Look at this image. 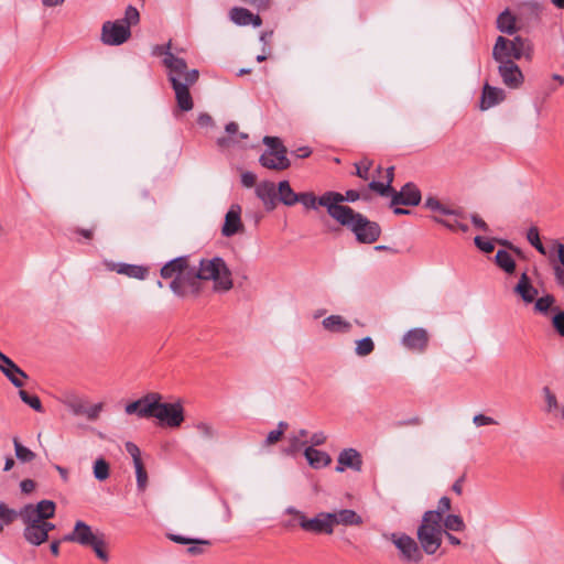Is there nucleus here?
<instances>
[{
    "instance_id": "nucleus-54",
    "label": "nucleus",
    "mask_w": 564,
    "mask_h": 564,
    "mask_svg": "<svg viewBox=\"0 0 564 564\" xmlns=\"http://www.w3.org/2000/svg\"><path fill=\"white\" fill-rule=\"evenodd\" d=\"M473 423L477 426V427H480V426H486V425H496L498 424V422L491 417V416H487L485 414H476L474 417H473Z\"/></svg>"
},
{
    "instance_id": "nucleus-45",
    "label": "nucleus",
    "mask_w": 564,
    "mask_h": 564,
    "mask_svg": "<svg viewBox=\"0 0 564 564\" xmlns=\"http://www.w3.org/2000/svg\"><path fill=\"white\" fill-rule=\"evenodd\" d=\"M97 555L98 558H100L104 562L109 561V555L106 551V542L104 540V534L99 536L93 544L89 545Z\"/></svg>"
},
{
    "instance_id": "nucleus-40",
    "label": "nucleus",
    "mask_w": 564,
    "mask_h": 564,
    "mask_svg": "<svg viewBox=\"0 0 564 564\" xmlns=\"http://www.w3.org/2000/svg\"><path fill=\"white\" fill-rule=\"evenodd\" d=\"M555 303V297L551 294H546L542 297H539L535 301L534 310L541 314H547L549 311L552 308L553 304Z\"/></svg>"
},
{
    "instance_id": "nucleus-1",
    "label": "nucleus",
    "mask_w": 564,
    "mask_h": 564,
    "mask_svg": "<svg viewBox=\"0 0 564 564\" xmlns=\"http://www.w3.org/2000/svg\"><path fill=\"white\" fill-rule=\"evenodd\" d=\"M152 55L163 57L162 64L167 70V79L174 90L177 108L182 111L192 110L194 101L189 87L197 83L199 78L198 69H189L186 61L172 52L171 41L166 44L153 46Z\"/></svg>"
},
{
    "instance_id": "nucleus-8",
    "label": "nucleus",
    "mask_w": 564,
    "mask_h": 564,
    "mask_svg": "<svg viewBox=\"0 0 564 564\" xmlns=\"http://www.w3.org/2000/svg\"><path fill=\"white\" fill-rule=\"evenodd\" d=\"M263 143L268 147L260 159V164L269 170L283 171L286 170L291 162L286 156V148L282 144L278 137H264Z\"/></svg>"
},
{
    "instance_id": "nucleus-41",
    "label": "nucleus",
    "mask_w": 564,
    "mask_h": 564,
    "mask_svg": "<svg viewBox=\"0 0 564 564\" xmlns=\"http://www.w3.org/2000/svg\"><path fill=\"white\" fill-rule=\"evenodd\" d=\"M375 349V344L370 337H365L356 343V355L365 357L370 355Z\"/></svg>"
},
{
    "instance_id": "nucleus-50",
    "label": "nucleus",
    "mask_w": 564,
    "mask_h": 564,
    "mask_svg": "<svg viewBox=\"0 0 564 564\" xmlns=\"http://www.w3.org/2000/svg\"><path fill=\"white\" fill-rule=\"evenodd\" d=\"M297 203L303 204L306 208L316 209L318 198L311 192L300 193Z\"/></svg>"
},
{
    "instance_id": "nucleus-4",
    "label": "nucleus",
    "mask_w": 564,
    "mask_h": 564,
    "mask_svg": "<svg viewBox=\"0 0 564 564\" xmlns=\"http://www.w3.org/2000/svg\"><path fill=\"white\" fill-rule=\"evenodd\" d=\"M326 207L328 215L340 225L349 228L360 243H372L378 240L381 228L378 223L369 220L360 213H356L350 207H337L335 204H328L327 199L322 202Z\"/></svg>"
},
{
    "instance_id": "nucleus-9",
    "label": "nucleus",
    "mask_w": 564,
    "mask_h": 564,
    "mask_svg": "<svg viewBox=\"0 0 564 564\" xmlns=\"http://www.w3.org/2000/svg\"><path fill=\"white\" fill-rule=\"evenodd\" d=\"M202 281L198 269L188 265L177 279L170 282V289L182 299L197 296L202 291Z\"/></svg>"
},
{
    "instance_id": "nucleus-38",
    "label": "nucleus",
    "mask_w": 564,
    "mask_h": 564,
    "mask_svg": "<svg viewBox=\"0 0 564 564\" xmlns=\"http://www.w3.org/2000/svg\"><path fill=\"white\" fill-rule=\"evenodd\" d=\"M110 467L106 459L98 458L94 463V476L97 480L104 481L109 477Z\"/></svg>"
},
{
    "instance_id": "nucleus-15",
    "label": "nucleus",
    "mask_w": 564,
    "mask_h": 564,
    "mask_svg": "<svg viewBox=\"0 0 564 564\" xmlns=\"http://www.w3.org/2000/svg\"><path fill=\"white\" fill-rule=\"evenodd\" d=\"M499 63L498 72L502 82L509 88H518L523 83V74L519 66L512 59L497 61Z\"/></svg>"
},
{
    "instance_id": "nucleus-60",
    "label": "nucleus",
    "mask_w": 564,
    "mask_h": 564,
    "mask_svg": "<svg viewBox=\"0 0 564 564\" xmlns=\"http://www.w3.org/2000/svg\"><path fill=\"white\" fill-rule=\"evenodd\" d=\"M356 165V175L362 180H368L369 177V170L371 167V162L369 161H365L360 164H355Z\"/></svg>"
},
{
    "instance_id": "nucleus-7",
    "label": "nucleus",
    "mask_w": 564,
    "mask_h": 564,
    "mask_svg": "<svg viewBox=\"0 0 564 564\" xmlns=\"http://www.w3.org/2000/svg\"><path fill=\"white\" fill-rule=\"evenodd\" d=\"M532 44L530 40L522 36H514L512 40L498 36L492 48V57L495 61L505 59H531Z\"/></svg>"
},
{
    "instance_id": "nucleus-63",
    "label": "nucleus",
    "mask_w": 564,
    "mask_h": 564,
    "mask_svg": "<svg viewBox=\"0 0 564 564\" xmlns=\"http://www.w3.org/2000/svg\"><path fill=\"white\" fill-rule=\"evenodd\" d=\"M310 442V447L323 445L326 442V435L323 432H316L311 436Z\"/></svg>"
},
{
    "instance_id": "nucleus-12",
    "label": "nucleus",
    "mask_w": 564,
    "mask_h": 564,
    "mask_svg": "<svg viewBox=\"0 0 564 564\" xmlns=\"http://www.w3.org/2000/svg\"><path fill=\"white\" fill-rule=\"evenodd\" d=\"M527 239L541 254L547 257L551 262L557 260L564 267V243L554 240L550 247H544L540 240L536 227H531L528 230Z\"/></svg>"
},
{
    "instance_id": "nucleus-51",
    "label": "nucleus",
    "mask_w": 564,
    "mask_h": 564,
    "mask_svg": "<svg viewBox=\"0 0 564 564\" xmlns=\"http://www.w3.org/2000/svg\"><path fill=\"white\" fill-rule=\"evenodd\" d=\"M17 518H19V511L8 508L4 503H0V519L4 524L12 523Z\"/></svg>"
},
{
    "instance_id": "nucleus-61",
    "label": "nucleus",
    "mask_w": 564,
    "mask_h": 564,
    "mask_svg": "<svg viewBox=\"0 0 564 564\" xmlns=\"http://www.w3.org/2000/svg\"><path fill=\"white\" fill-rule=\"evenodd\" d=\"M240 1L257 9L258 11L269 9L270 3H271V0H240Z\"/></svg>"
},
{
    "instance_id": "nucleus-23",
    "label": "nucleus",
    "mask_w": 564,
    "mask_h": 564,
    "mask_svg": "<svg viewBox=\"0 0 564 564\" xmlns=\"http://www.w3.org/2000/svg\"><path fill=\"white\" fill-rule=\"evenodd\" d=\"M187 257H177L165 263L160 271L163 279H177L188 267Z\"/></svg>"
},
{
    "instance_id": "nucleus-48",
    "label": "nucleus",
    "mask_w": 564,
    "mask_h": 564,
    "mask_svg": "<svg viewBox=\"0 0 564 564\" xmlns=\"http://www.w3.org/2000/svg\"><path fill=\"white\" fill-rule=\"evenodd\" d=\"M134 469L138 489L143 491L148 485V474L143 466V463L134 464Z\"/></svg>"
},
{
    "instance_id": "nucleus-28",
    "label": "nucleus",
    "mask_w": 564,
    "mask_h": 564,
    "mask_svg": "<svg viewBox=\"0 0 564 564\" xmlns=\"http://www.w3.org/2000/svg\"><path fill=\"white\" fill-rule=\"evenodd\" d=\"M304 456L310 466L315 469L326 467L332 463V457L326 452L316 449L314 447H306L304 451Z\"/></svg>"
},
{
    "instance_id": "nucleus-25",
    "label": "nucleus",
    "mask_w": 564,
    "mask_h": 564,
    "mask_svg": "<svg viewBox=\"0 0 564 564\" xmlns=\"http://www.w3.org/2000/svg\"><path fill=\"white\" fill-rule=\"evenodd\" d=\"M109 269L116 271L118 274H123L128 278L138 280H144L149 274V269L147 267L138 264L112 263Z\"/></svg>"
},
{
    "instance_id": "nucleus-36",
    "label": "nucleus",
    "mask_w": 564,
    "mask_h": 564,
    "mask_svg": "<svg viewBox=\"0 0 564 564\" xmlns=\"http://www.w3.org/2000/svg\"><path fill=\"white\" fill-rule=\"evenodd\" d=\"M496 263L507 273H512L516 269V262L512 256L506 250H498L496 253Z\"/></svg>"
},
{
    "instance_id": "nucleus-64",
    "label": "nucleus",
    "mask_w": 564,
    "mask_h": 564,
    "mask_svg": "<svg viewBox=\"0 0 564 564\" xmlns=\"http://www.w3.org/2000/svg\"><path fill=\"white\" fill-rule=\"evenodd\" d=\"M35 481L32 479H24L20 482V489L23 494L29 495L35 489Z\"/></svg>"
},
{
    "instance_id": "nucleus-31",
    "label": "nucleus",
    "mask_w": 564,
    "mask_h": 564,
    "mask_svg": "<svg viewBox=\"0 0 564 564\" xmlns=\"http://www.w3.org/2000/svg\"><path fill=\"white\" fill-rule=\"evenodd\" d=\"M325 329L334 333H346L350 329V324L340 315H330L323 319Z\"/></svg>"
},
{
    "instance_id": "nucleus-20",
    "label": "nucleus",
    "mask_w": 564,
    "mask_h": 564,
    "mask_svg": "<svg viewBox=\"0 0 564 564\" xmlns=\"http://www.w3.org/2000/svg\"><path fill=\"white\" fill-rule=\"evenodd\" d=\"M338 465L336 471L341 473L346 468L359 471L362 466V459L358 451L355 448H346L341 451L337 458Z\"/></svg>"
},
{
    "instance_id": "nucleus-11",
    "label": "nucleus",
    "mask_w": 564,
    "mask_h": 564,
    "mask_svg": "<svg viewBox=\"0 0 564 564\" xmlns=\"http://www.w3.org/2000/svg\"><path fill=\"white\" fill-rule=\"evenodd\" d=\"M131 30L122 21H106L101 28V42L106 45L118 46L127 42Z\"/></svg>"
},
{
    "instance_id": "nucleus-58",
    "label": "nucleus",
    "mask_w": 564,
    "mask_h": 564,
    "mask_svg": "<svg viewBox=\"0 0 564 564\" xmlns=\"http://www.w3.org/2000/svg\"><path fill=\"white\" fill-rule=\"evenodd\" d=\"M553 273L555 282L564 291V267L561 264V262L553 264Z\"/></svg>"
},
{
    "instance_id": "nucleus-39",
    "label": "nucleus",
    "mask_w": 564,
    "mask_h": 564,
    "mask_svg": "<svg viewBox=\"0 0 564 564\" xmlns=\"http://www.w3.org/2000/svg\"><path fill=\"white\" fill-rule=\"evenodd\" d=\"M13 444L15 456L20 462L29 463L34 459L35 454L28 447L23 446L17 437L13 438Z\"/></svg>"
},
{
    "instance_id": "nucleus-24",
    "label": "nucleus",
    "mask_w": 564,
    "mask_h": 564,
    "mask_svg": "<svg viewBox=\"0 0 564 564\" xmlns=\"http://www.w3.org/2000/svg\"><path fill=\"white\" fill-rule=\"evenodd\" d=\"M330 519L333 528L336 524L341 525H361L364 523L362 518L351 509H341L338 511L330 512Z\"/></svg>"
},
{
    "instance_id": "nucleus-33",
    "label": "nucleus",
    "mask_w": 564,
    "mask_h": 564,
    "mask_svg": "<svg viewBox=\"0 0 564 564\" xmlns=\"http://www.w3.org/2000/svg\"><path fill=\"white\" fill-rule=\"evenodd\" d=\"M230 20L237 25H249L252 12L242 7H235L229 12Z\"/></svg>"
},
{
    "instance_id": "nucleus-44",
    "label": "nucleus",
    "mask_w": 564,
    "mask_h": 564,
    "mask_svg": "<svg viewBox=\"0 0 564 564\" xmlns=\"http://www.w3.org/2000/svg\"><path fill=\"white\" fill-rule=\"evenodd\" d=\"M119 21H122L128 25V29H130L132 25H135L140 21V13L138 9L133 6H128L124 12L123 19H119Z\"/></svg>"
},
{
    "instance_id": "nucleus-59",
    "label": "nucleus",
    "mask_w": 564,
    "mask_h": 564,
    "mask_svg": "<svg viewBox=\"0 0 564 564\" xmlns=\"http://www.w3.org/2000/svg\"><path fill=\"white\" fill-rule=\"evenodd\" d=\"M475 245L484 252L489 253L494 250V243L480 236L475 237Z\"/></svg>"
},
{
    "instance_id": "nucleus-42",
    "label": "nucleus",
    "mask_w": 564,
    "mask_h": 564,
    "mask_svg": "<svg viewBox=\"0 0 564 564\" xmlns=\"http://www.w3.org/2000/svg\"><path fill=\"white\" fill-rule=\"evenodd\" d=\"M288 426L289 425L286 422L280 421L278 424V429L269 432V434L267 435L264 445L271 446V445L275 444L276 442H279L280 438L282 437L284 431L288 429Z\"/></svg>"
},
{
    "instance_id": "nucleus-19",
    "label": "nucleus",
    "mask_w": 564,
    "mask_h": 564,
    "mask_svg": "<svg viewBox=\"0 0 564 564\" xmlns=\"http://www.w3.org/2000/svg\"><path fill=\"white\" fill-rule=\"evenodd\" d=\"M429 344V334L422 327L412 328L402 337V345L415 352H423Z\"/></svg>"
},
{
    "instance_id": "nucleus-27",
    "label": "nucleus",
    "mask_w": 564,
    "mask_h": 564,
    "mask_svg": "<svg viewBox=\"0 0 564 564\" xmlns=\"http://www.w3.org/2000/svg\"><path fill=\"white\" fill-rule=\"evenodd\" d=\"M325 199H327L328 203L330 202V204H335L337 207H346L340 203H343L344 200L356 202L357 199H359V193L355 189L347 191L345 195L337 192H326L318 197L319 206H323L322 202Z\"/></svg>"
},
{
    "instance_id": "nucleus-29",
    "label": "nucleus",
    "mask_w": 564,
    "mask_h": 564,
    "mask_svg": "<svg viewBox=\"0 0 564 564\" xmlns=\"http://www.w3.org/2000/svg\"><path fill=\"white\" fill-rule=\"evenodd\" d=\"M514 292L521 296L525 303H531L538 295V290L531 284L527 273H522Z\"/></svg>"
},
{
    "instance_id": "nucleus-16",
    "label": "nucleus",
    "mask_w": 564,
    "mask_h": 564,
    "mask_svg": "<svg viewBox=\"0 0 564 564\" xmlns=\"http://www.w3.org/2000/svg\"><path fill=\"white\" fill-rule=\"evenodd\" d=\"M0 371L15 388H22L23 379L28 378V375L2 351H0Z\"/></svg>"
},
{
    "instance_id": "nucleus-5",
    "label": "nucleus",
    "mask_w": 564,
    "mask_h": 564,
    "mask_svg": "<svg viewBox=\"0 0 564 564\" xmlns=\"http://www.w3.org/2000/svg\"><path fill=\"white\" fill-rule=\"evenodd\" d=\"M203 281H213L216 292H228L232 289V274L225 260L220 257L204 258L197 268Z\"/></svg>"
},
{
    "instance_id": "nucleus-14",
    "label": "nucleus",
    "mask_w": 564,
    "mask_h": 564,
    "mask_svg": "<svg viewBox=\"0 0 564 564\" xmlns=\"http://www.w3.org/2000/svg\"><path fill=\"white\" fill-rule=\"evenodd\" d=\"M300 527L306 531L315 534H332L334 532L330 512H319L314 518L303 517Z\"/></svg>"
},
{
    "instance_id": "nucleus-56",
    "label": "nucleus",
    "mask_w": 564,
    "mask_h": 564,
    "mask_svg": "<svg viewBox=\"0 0 564 564\" xmlns=\"http://www.w3.org/2000/svg\"><path fill=\"white\" fill-rule=\"evenodd\" d=\"M101 410L102 403H97L91 406H86L83 415H85L89 421H95L98 419Z\"/></svg>"
},
{
    "instance_id": "nucleus-10",
    "label": "nucleus",
    "mask_w": 564,
    "mask_h": 564,
    "mask_svg": "<svg viewBox=\"0 0 564 564\" xmlns=\"http://www.w3.org/2000/svg\"><path fill=\"white\" fill-rule=\"evenodd\" d=\"M399 550L401 557L408 562L419 563L423 558L422 551L413 538L405 533L383 534Z\"/></svg>"
},
{
    "instance_id": "nucleus-35",
    "label": "nucleus",
    "mask_w": 564,
    "mask_h": 564,
    "mask_svg": "<svg viewBox=\"0 0 564 564\" xmlns=\"http://www.w3.org/2000/svg\"><path fill=\"white\" fill-rule=\"evenodd\" d=\"M442 527L445 528L444 531H454V532H460L465 530L466 524L463 520V518L458 514H447L442 522Z\"/></svg>"
},
{
    "instance_id": "nucleus-55",
    "label": "nucleus",
    "mask_w": 564,
    "mask_h": 564,
    "mask_svg": "<svg viewBox=\"0 0 564 564\" xmlns=\"http://www.w3.org/2000/svg\"><path fill=\"white\" fill-rule=\"evenodd\" d=\"M126 451L132 457L133 465L142 463L140 448L134 443L127 442Z\"/></svg>"
},
{
    "instance_id": "nucleus-46",
    "label": "nucleus",
    "mask_w": 564,
    "mask_h": 564,
    "mask_svg": "<svg viewBox=\"0 0 564 564\" xmlns=\"http://www.w3.org/2000/svg\"><path fill=\"white\" fill-rule=\"evenodd\" d=\"M552 311L555 313L552 317V326L560 336L564 337V311L558 307H554Z\"/></svg>"
},
{
    "instance_id": "nucleus-49",
    "label": "nucleus",
    "mask_w": 564,
    "mask_h": 564,
    "mask_svg": "<svg viewBox=\"0 0 564 564\" xmlns=\"http://www.w3.org/2000/svg\"><path fill=\"white\" fill-rule=\"evenodd\" d=\"M369 188L377 192L381 196H391L393 195V187L389 184H383L378 181H372L369 183Z\"/></svg>"
},
{
    "instance_id": "nucleus-22",
    "label": "nucleus",
    "mask_w": 564,
    "mask_h": 564,
    "mask_svg": "<svg viewBox=\"0 0 564 564\" xmlns=\"http://www.w3.org/2000/svg\"><path fill=\"white\" fill-rule=\"evenodd\" d=\"M225 131L228 137H220L216 141L220 149H228L236 144H240L241 140L248 139V134L245 132H239V127L234 121L226 124Z\"/></svg>"
},
{
    "instance_id": "nucleus-21",
    "label": "nucleus",
    "mask_w": 564,
    "mask_h": 564,
    "mask_svg": "<svg viewBox=\"0 0 564 564\" xmlns=\"http://www.w3.org/2000/svg\"><path fill=\"white\" fill-rule=\"evenodd\" d=\"M256 195L263 203L267 210L276 206V188L274 183L264 181L256 186Z\"/></svg>"
},
{
    "instance_id": "nucleus-47",
    "label": "nucleus",
    "mask_w": 564,
    "mask_h": 564,
    "mask_svg": "<svg viewBox=\"0 0 564 564\" xmlns=\"http://www.w3.org/2000/svg\"><path fill=\"white\" fill-rule=\"evenodd\" d=\"M19 395L21 398V400L28 404L29 406H31L33 410L37 411V412H41L42 411V403H41V400L39 399V397L36 395H31L29 394L26 391L24 390H20L19 391Z\"/></svg>"
},
{
    "instance_id": "nucleus-13",
    "label": "nucleus",
    "mask_w": 564,
    "mask_h": 564,
    "mask_svg": "<svg viewBox=\"0 0 564 564\" xmlns=\"http://www.w3.org/2000/svg\"><path fill=\"white\" fill-rule=\"evenodd\" d=\"M101 535V532H95L86 522L78 520L75 522L73 531L64 535L63 541L74 542L82 546H89Z\"/></svg>"
},
{
    "instance_id": "nucleus-30",
    "label": "nucleus",
    "mask_w": 564,
    "mask_h": 564,
    "mask_svg": "<svg viewBox=\"0 0 564 564\" xmlns=\"http://www.w3.org/2000/svg\"><path fill=\"white\" fill-rule=\"evenodd\" d=\"M279 200L285 206H293L299 200V194H296L290 186L288 181H281L278 185Z\"/></svg>"
},
{
    "instance_id": "nucleus-62",
    "label": "nucleus",
    "mask_w": 564,
    "mask_h": 564,
    "mask_svg": "<svg viewBox=\"0 0 564 564\" xmlns=\"http://www.w3.org/2000/svg\"><path fill=\"white\" fill-rule=\"evenodd\" d=\"M256 182H257V176L254 173L247 171L241 174V183L243 186L252 187V186H254Z\"/></svg>"
},
{
    "instance_id": "nucleus-17",
    "label": "nucleus",
    "mask_w": 564,
    "mask_h": 564,
    "mask_svg": "<svg viewBox=\"0 0 564 564\" xmlns=\"http://www.w3.org/2000/svg\"><path fill=\"white\" fill-rule=\"evenodd\" d=\"M421 202V192L413 183H406L402 188L393 192L391 206H416Z\"/></svg>"
},
{
    "instance_id": "nucleus-57",
    "label": "nucleus",
    "mask_w": 564,
    "mask_h": 564,
    "mask_svg": "<svg viewBox=\"0 0 564 564\" xmlns=\"http://www.w3.org/2000/svg\"><path fill=\"white\" fill-rule=\"evenodd\" d=\"M543 393H544L545 401L547 404V411L557 409L558 408L557 399H556L555 394L550 390L549 387L543 388Z\"/></svg>"
},
{
    "instance_id": "nucleus-53",
    "label": "nucleus",
    "mask_w": 564,
    "mask_h": 564,
    "mask_svg": "<svg viewBox=\"0 0 564 564\" xmlns=\"http://www.w3.org/2000/svg\"><path fill=\"white\" fill-rule=\"evenodd\" d=\"M170 539L178 544H205L208 545L209 541L199 539H189L178 534H171Z\"/></svg>"
},
{
    "instance_id": "nucleus-26",
    "label": "nucleus",
    "mask_w": 564,
    "mask_h": 564,
    "mask_svg": "<svg viewBox=\"0 0 564 564\" xmlns=\"http://www.w3.org/2000/svg\"><path fill=\"white\" fill-rule=\"evenodd\" d=\"M505 99V91L497 87H491L488 84L484 86L480 109L487 110Z\"/></svg>"
},
{
    "instance_id": "nucleus-2",
    "label": "nucleus",
    "mask_w": 564,
    "mask_h": 564,
    "mask_svg": "<svg viewBox=\"0 0 564 564\" xmlns=\"http://www.w3.org/2000/svg\"><path fill=\"white\" fill-rule=\"evenodd\" d=\"M56 505L52 500H41L37 503H28L19 510V519L23 523V538L33 545L39 546L48 540V533L55 524L48 520L54 518Z\"/></svg>"
},
{
    "instance_id": "nucleus-32",
    "label": "nucleus",
    "mask_w": 564,
    "mask_h": 564,
    "mask_svg": "<svg viewBox=\"0 0 564 564\" xmlns=\"http://www.w3.org/2000/svg\"><path fill=\"white\" fill-rule=\"evenodd\" d=\"M497 29L507 34H513L516 32V18L507 9L502 11L497 18Z\"/></svg>"
},
{
    "instance_id": "nucleus-43",
    "label": "nucleus",
    "mask_w": 564,
    "mask_h": 564,
    "mask_svg": "<svg viewBox=\"0 0 564 564\" xmlns=\"http://www.w3.org/2000/svg\"><path fill=\"white\" fill-rule=\"evenodd\" d=\"M66 406L72 411L74 415H83L85 411V403L82 399L70 395L65 400Z\"/></svg>"
},
{
    "instance_id": "nucleus-37",
    "label": "nucleus",
    "mask_w": 564,
    "mask_h": 564,
    "mask_svg": "<svg viewBox=\"0 0 564 564\" xmlns=\"http://www.w3.org/2000/svg\"><path fill=\"white\" fill-rule=\"evenodd\" d=\"M194 427L197 431L198 435L206 441L215 440L218 435L217 430L214 427V425L205 421H199L195 423Z\"/></svg>"
},
{
    "instance_id": "nucleus-52",
    "label": "nucleus",
    "mask_w": 564,
    "mask_h": 564,
    "mask_svg": "<svg viewBox=\"0 0 564 564\" xmlns=\"http://www.w3.org/2000/svg\"><path fill=\"white\" fill-rule=\"evenodd\" d=\"M451 499L444 496L438 500L436 510H427L426 512H437L438 521L443 522V514L451 509Z\"/></svg>"
},
{
    "instance_id": "nucleus-34",
    "label": "nucleus",
    "mask_w": 564,
    "mask_h": 564,
    "mask_svg": "<svg viewBox=\"0 0 564 564\" xmlns=\"http://www.w3.org/2000/svg\"><path fill=\"white\" fill-rule=\"evenodd\" d=\"M307 434V431L302 429L296 434L291 435L289 437V446L285 449V453L288 455H293L297 453L301 449V447H303L306 444V442L302 441V438L306 437Z\"/></svg>"
},
{
    "instance_id": "nucleus-6",
    "label": "nucleus",
    "mask_w": 564,
    "mask_h": 564,
    "mask_svg": "<svg viewBox=\"0 0 564 564\" xmlns=\"http://www.w3.org/2000/svg\"><path fill=\"white\" fill-rule=\"evenodd\" d=\"M416 536L424 553L433 555L437 552L443 538V527L437 512H424Z\"/></svg>"
},
{
    "instance_id": "nucleus-18",
    "label": "nucleus",
    "mask_w": 564,
    "mask_h": 564,
    "mask_svg": "<svg viewBox=\"0 0 564 564\" xmlns=\"http://www.w3.org/2000/svg\"><path fill=\"white\" fill-rule=\"evenodd\" d=\"M243 231V224L241 220V206L232 204L225 216V223L221 228L224 237H232Z\"/></svg>"
},
{
    "instance_id": "nucleus-3",
    "label": "nucleus",
    "mask_w": 564,
    "mask_h": 564,
    "mask_svg": "<svg viewBox=\"0 0 564 564\" xmlns=\"http://www.w3.org/2000/svg\"><path fill=\"white\" fill-rule=\"evenodd\" d=\"M159 393H148L126 405L127 414H137L142 419L155 417L160 424L167 427H178L184 422V409L180 402H162Z\"/></svg>"
}]
</instances>
